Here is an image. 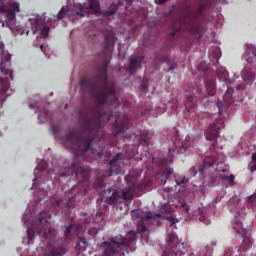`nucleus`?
I'll return each mask as SVG.
<instances>
[{"label":"nucleus","mask_w":256,"mask_h":256,"mask_svg":"<svg viewBox=\"0 0 256 256\" xmlns=\"http://www.w3.org/2000/svg\"><path fill=\"white\" fill-rule=\"evenodd\" d=\"M131 215L134 223L137 225L138 233H142L141 241L143 245H145V243H149V230L147 229V225H149V221H151V219H155V217H164V219H167V221L171 222V229H175V223L179 221L174 214L173 207L169 203L162 205L161 213L143 212V210H132Z\"/></svg>","instance_id":"1"},{"label":"nucleus","mask_w":256,"mask_h":256,"mask_svg":"<svg viewBox=\"0 0 256 256\" xmlns=\"http://www.w3.org/2000/svg\"><path fill=\"white\" fill-rule=\"evenodd\" d=\"M218 77L220 81H223L227 85V91L225 92L223 96V102L218 101L216 103L219 111V115H221L223 109L226 107H229L231 103H242L243 99H245V88L241 84H238L235 79H239L237 75L234 74V79H229V72L225 70L224 68H221L218 72Z\"/></svg>","instance_id":"2"},{"label":"nucleus","mask_w":256,"mask_h":256,"mask_svg":"<svg viewBox=\"0 0 256 256\" xmlns=\"http://www.w3.org/2000/svg\"><path fill=\"white\" fill-rule=\"evenodd\" d=\"M203 11V6H200L199 9L195 12L193 11V8H188L183 17L178 19L173 24L174 31L171 32L172 37H175L181 29H184L185 31H189L192 35L196 36L197 39H201L203 35L205 34V26L203 23L197 22V17L201 15Z\"/></svg>","instance_id":"3"},{"label":"nucleus","mask_w":256,"mask_h":256,"mask_svg":"<svg viewBox=\"0 0 256 256\" xmlns=\"http://www.w3.org/2000/svg\"><path fill=\"white\" fill-rule=\"evenodd\" d=\"M80 122L82 123L85 133L88 134V138L80 141V150L82 154L76 152L77 155H83L84 153L92 151L91 143L93 142V135L101 137V134L99 133H103V128H101V116H94L89 120V116L84 113L81 115Z\"/></svg>","instance_id":"4"},{"label":"nucleus","mask_w":256,"mask_h":256,"mask_svg":"<svg viewBox=\"0 0 256 256\" xmlns=\"http://www.w3.org/2000/svg\"><path fill=\"white\" fill-rule=\"evenodd\" d=\"M137 239V232L130 231L126 235V238L122 235L111 238L110 242H104L105 252L104 256H114L117 253H123V251H129L130 245H135V241Z\"/></svg>","instance_id":"5"},{"label":"nucleus","mask_w":256,"mask_h":256,"mask_svg":"<svg viewBox=\"0 0 256 256\" xmlns=\"http://www.w3.org/2000/svg\"><path fill=\"white\" fill-rule=\"evenodd\" d=\"M230 211L237 213V215L232 220V229L234 233L238 235H245L247 233V229L243 228V222H241V218H243V210L245 206L241 204V200L237 196H233L229 200Z\"/></svg>","instance_id":"6"},{"label":"nucleus","mask_w":256,"mask_h":256,"mask_svg":"<svg viewBox=\"0 0 256 256\" xmlns=\"http://www.w3.org/2000/svg\"><path fill=\"white\" fill-rule=\"evenodd\" d=\"M20 12L18 3H12L9 7L5 0H0V23H2V27H9L11 29L15 25L17 13Z\"/></svg>","instance_id":"7"},{"label":"nucleus","mask_w":256,"mask_h":256,"mask_svg":"<svg viewBox=\"0 0 256 256\" xmlns=\"http://www.w3.org/2000/svg\"><path fill=\"white\" fill-rule=\"evenodd\" d=\"M94 99L100 105H115L117 103V94L115 93V88L105 85V87H98L96 91L92 92Z\"/></svg>","instance_id":"8"},{"label":"nucleus","mask_w":256,"mask_h":256,"mask_svg":"<svg viewBox=\"0 0 256 256\" xmlns=\"http://www.w3.org/2000/svg\"><path fill=\"white\" fill-rule=\"evenodd\" d=\"M31 25H32V31L33 33H40L42 39H47L49 37V31L50 28L43 19L41 18H31L29 19Z\"/></svg>","instance_id":"9"},{"label":"nucleus","mask_w":256,"mask_h":256,"mask_svg":"<svg viewBox=\"0 0 256 256\" xmlns=\"http://www.w3.org/2000/svg\"><path fill=\"white\" fill-rule=\"evenodd\" d=\"M69 11H72V15H78V17H85L89 13V8L84 7L83 4H75L74 0H68L66 6V15H69Z\"/></svg>","instance_id":"10"},{"label":"nucleus","mask_w":256,"mask_h":256,"mask_svg":"<svg viewBox=\"0 0 256 256\" xmlns=\"http://www.w3.org/2000/svg\"><path fill=\"white\" fill-rule=\"evenodd\" d=\"M102 199L109 205H117V203H121V195L117 190L112 188L104 190Z\"/></svg>","instance_id":"11"},{"label":"nucleus","mask_w":256,"mask_h":256,"mask_svg":"<svg viewBox=\"0 0 256 256\" xmlns=\"http://www.w3.org/2000/svg\"><path fill=\"white\" fill-rule=\"evenodd\" d=\"M241 77L244 85H251L255 82V69L251 68V66L244 67Z\"/></svg>","instance_id":"12"},{"label":"nucleus","mask_w":256,"mask_h":256,"mask_svg":"<svg viewBox=\"0 0 256 256\" xmlns=\"http://www.w3.org/2000/svg\"><path fill=\"white\" fill-rule=\"evenodd\" d=\"M221 123V119H217L216 123L211 124L206 132V139L207 141H213L219 137V131L217 129H221V126L219 125Z\"/></svg>","instance_id":"13"},{"label":"nucleus","mask_w":256,"mask_h":256,"mask_svg":"<svg viewBox=\"0 0 256 256\" xmlns=\"http://www.w3.org/2000/svg\"><path fill=\"white\" fill-rule=\"evenodd\" d=\"M51 131L55 139L62 141V145H65L64 135H63V119L59 120L57 124H51Z\"/></svg>","instance_id":"14"},{"label":"nucleus","mask_w":256,"mask_h":256,"mask_svg":"<svg viewBox=\"0 0 256 256\" xmlns=\"http://www.w3.org/2000/svg\"><path fill=\"white\" fill-rule=\"evenodd\" d=\"M242 237H244L242 244L239 247L235 248V250L238 251V253H245V251H249V249H251L253 245L251 234H248L246 232L245 234H242Z\"/></svg>","instance_id":"15"},{"label":"nucleus","mask_w":256,"mask_h":256,"mask_svg":"<svg viewBox=\"0 0 256 256\" xmlns=\"http://www.w3.org/2000/svg\"><path fill=\"white\" fill-rule=\"evenodd\" d=\"M120 159L121 154H116L114 158L110 161L111 174H109V177H111V175H119V173H121Z\"/></svg>","instance_id":"16"},{"label":"nucleus","mask_w":256,"mask_h":256,"mask_svg":"<svg viewBox=\"0 0 256 256\" xmlns=\"http://www.w3.org/2000/svg\"><path fill=\"white\" fill-rule=\"evenodd\" d=\"M205 215H207V208L200 207L194 212L192 217L193 219H198L201 223H204V225H211V220L205 217Z\"/></svg>","instance_id":"17"},{"label":"nucleus","mask_w":256,"mask_h":256,"mask_svg":"<svg viewBox=\"0 0 256 256\" xmlns=\"http://www.w3.org/2000/svg\"><path fill=\"white\" fill-rule=\"evenodd\" d=\"M106 47L105 51L111 53L113 51V45H115V33L113 31H108L105 35Z\"/></svg>","instance_id":"18"},{"label":"nucleus","mask_w":256,"mask_h":256,"mask_svg":"<svg viewBox=\"0 0 256 256\" xmlns=\"http://www.w3.org/2000/svg\"><path fill=\"white\" fill-rule=\"evenodd\" d=\"M134 195H135L134 187H130L128 189L122 190L120 194V203H123V201H132Z\"/></svg>","instance_id":"19"},{"label":"nucleus","mask_w":256,"mask_h":256,"mask_svg":"<svg viewBox=\"0 0 256 256\" xmlns=\"http://www.w3.org/2000/svg\"><path fill=\"white\" fill-rule=\"evenodd\" d=\"M142 65H143V57L132 58L130 60V65L128 70L130 73H135L137 69H141Z\"/></svg>","instance_id":"20"},{"label":"nucleus","mask_w":256,"mask_h":256,"mask_svg":"<svg viewBox=\"0 0 256 256\" xmlns=\"http://www.w3.org/2000/svg\"><path fill=\"white\" fill-rule=\"evenodd\" d=\"M216 163L217 160H215V157L205 156L203 165L198 168L199 173L204 172L205 169H210V167H213Z\"/></svg>","instance_id":"21"},{"label":"nucleus","mask_w":256,"mask_h":256,"mask_svg":"<svg viewBox=\"0 0 256 256\" xmlns=\"http://www.w3.org/2000/svg\"><path fill=\"white\" fill-rule=\"evenodd\" d=\"M185 107L187 109L186 117L190 113V119H195L197 112H195V102H193V98H188V100L185 102Z\"/></svg>","instance_id":"22"},{"label":"nucleus","mask_w":256,"mask_h":256,"mask_svg":"<svg viewBox=\"0 0 256 256\" xmlns=\"http://www.w3.org/2000/svg\"><path fill=\"white\" fill-rule=\"evenodd\" d=\"M206 91L210 97H213L217 93V84L215 83V78L208 79L205 83Z\"/></svg>","instance_id":"23"},{"label":"nucleus","mask_w":256,"mask_h":256,"mask_svg":"<svg viewBox=\"0 0 256 256\" xmlns=\"http://www.w3.org/2000/svg\"><path fill=\"white\" fill-rule=\"evenodd\" d=\"M38 120L40 123H45V121H52L53 120V114L49 112L46 108L40 109V114L38 115Z\"/></svg>","instance_id":"24"},{"label":"nucleus","mask_w":256,"mask_h":256,"mask_svg":"<svg viewBox=\"0 0 256 256\" xmlns=\"http://www.w3.org/2000/svg\"><path fill=\"white\" fill-rule=\"evenodd\" d=\"M253 57L256 58V47L250 45L244 53V59L247 63H253Z\"/></svg>","instance_id":"25"},{"label":"nucleus","mask_w":256,"mask_h":256,"mask_svg":"<svg viewBox=\"0 0 256 256\" xmlns=\"http://www.w3.org/2000/svg\"><path fill=\"white\" fill-rule=\"evenodd\" d=\"M65 17V6H63L59 13L56 16H53V18H48L47 16L44 17V21L47 23H50V25L53 23V21H60V19H63Z\"/></svg>","instance_id":"26"},{"label":"nucleus","mask_w":256,"mask_h":256,"mask_svg":"<svg viewBox=\"0 0 256 256\" xmlns=\"http://www.w3.org/2000/svg\"><path fill=\"white\" fill-rule=\"evenodd\" d=\"M76 251H80V253H83L84 251H87V240L83 237H80L76 243Z\"/></svg>","instance_id":"27"},{"label":"nucleus","mask_w":256,"mask_h":256,"mask_svg":"<svg viewBox=\"0 0 256 256\" xmlns=\"http://www.w3.org/2000/svg\"><path fill=\"white\" fill-rule=\"evenodd\" d=\"M168 243H170V245H179V243H181L179 241V237H177V233L175 232L168 233Z\"/></svg>","instance_id":"28"},{"label":"nucleus","mask_w":256,"mask_h":256,"mask_svg":"<svg viewBox=\"0 0 256 256\" xmlns=\"http://www.w3.org/2000/svg\"><path fill=\"white\" fill-rule=\"evenodd\" d=\"M193 145V141L191 139V136H187L180 148V151L183 153V151H187V149H190Z\"/></svg>","instance_id":"29"},{"label":"nucleus","mask_w":256,"mask_h":256,"mask_svg":"<svg viewBox=\"0 0 256 256\" xmlns=\"http://www.w3.org/2000/svg\"><path fill=\"white\" fill-rule=\"evenodd\" d=\"M209 57L210 61L215 59L216 63H219V59H221V50H219V48L214 49L212 52H210Z\"/></svg>","instance_id":"30"},{"label":"nucleus","mask_w":256,"mask_h":256,"mask_svg":"<svg viewBox=\"0 0 256 256\" xmlns=\"http://www.w3.org/2000/svg\"><path fill=\"white\" fill-rule=\"evenodd\" d=\"M61 205H63V200H56L52 202L51 211H54V215H57V213H59V209H61Z\"/></svg>","instance_id":"31"},{"label":"nucleus","mask_w":256,"mask_h":256,"mask_svg":"<svg viewBox=\"0 0 256 256\" xmlns=\"http://www.w3.org/2000/svg\"><path fill=\"white\" fill-rule=\"evenodd\" d=\"M89 7L91 11H94V13H97V11H100V6H99V0H89Z\"/></svg>","instance_id":"32"},{"label":"nucleus","mask_w":256,"mask_h":256,"mask_svg":"<svg viewBox=\"0 0 256 256\" xmlns=\"http://www.w3.org/2000/svg\"><path fill=\"white\" fill-rule=\"evenodd\" d=\"M45 169H47V162H45V160H42L38 163L36 171H40V175H43V173H45Z\"/></svg>","instance_id":"33"},{"label":"nucleus","mask_w":256,"mask_h":256,"mask_svg":"<svg viewBox=\"0 0 256 256\" xmlns=\"http://www.w3.org/2000/svg\"><path fill=\"white\" fill-rule=\"evenodd\" d=\"M177 207H180V209H184L185 213H187V215H189V204H187V202L180 201V202H178Z\"/></svg>","instance_id":"34"},{"label":"nucleus","mask_w":256,"mask_h":256,"mask_svg":"<svg viewBox=\"0 0 256 256\" xmlns=\"http://www.w3.org/2000/svg\"><path fill=\"white\" fill-rule=\"evenodd\" d=\"M114 13H117V9H115V4H112L111 8L107 10L106 16L108 17V19H111Z\"/></svg>","instance_id":"35"},{"label":"nucleus","mask_w":256,"mask_h":256,"mask_svg":"<svg viewBox=\"0 0 256 256\" xmlns=\"http://www.w3.org/2000/svg\"><path fill=\"white\" fill-rule=\"evenodd\" d=\"M173 153H171V149H169L168 158L162 162L163 166H167L168 163H173Z\"/></svg>","instance_id":"36"},{"label":"nucleus","mask_w":256,"mask_h":256,"mask_svg":"<svg viewBox=\"0 0 256 256\" xmlns=\"http://www.w3.org/2000/svg\"><path fill=\"white\" fill-rule=\"evenodd\" d=\"M187 183H189V178H188V177H183V178L181 179V181L176 180V185H185V184H187Z\"/></svg>","instance_id":"37"},{"label":"nucleus","mask_w":256,"mask_h":256,"mask_svg":"<svg viewBox=\"0 0 256 256\" xmlns=\"http://www.w3.org/2000/svg\"><path fill=\"white\" fill-rule=\"evenodd\" d=\"M225 173L224 175L220 174V178L225 179L227 181V179L229 178V172L227 170H219V173Z\"/></svg>","instance_id":"38"},{"label":"nucleus","mask_w":256,"mask_h":256,"mask_svg":"<svg viewBox=\"0 0 256 256\" xmlns=\"http://www.w3.org/2000/svg\"><path fill=\"white\" fill-rule=\"evenodd\" d=\"M164 63H167V64L169 65L168 71H173V70L175 69V67H176L175 64L169 63V59H168V58H166V59L164 60Z\"/></svg>","instance_id":"39"},{"label":"nucleus","mask_w":256,"mask_h":256,"mask_svg":"<svg viewBox=\"0 0 256 256\" xmlns=\"http://www.w3.org/2000/svg\"><path fill=\"white\" fill-rule=\"evenodd\" d=\"M226 181H228L230 185H233V183H235V176L234 175L228 176V179Z\"/></svg>","instance_id":"40"},{"label":"nucleus","mask_w":256,"mask_h":256,"mask_svg":"<svg viewBox=\"0 0 256 256\" xmlns=\"http://www.w3.org/2000/svg\"><path fill=\"white\" fill-rule=\"evenodd\" d=\"M190 175H191V177H195L197 175V168L191 167L190 168Z\"/></svg>","instance_id":"41"},{"label":"nucleus","mask_w":256,"mask_h":256,"mask_svg":"<svg viewBox=\"0 0 256 256\" xmlns=\"http://www.w3.org/2000/svg\"><path fill=\"white\" fill-rule=\"evenodd\" d=\"M204 67H205V64L200 63V64L198 65V70H200V71H207V68H204Z\"/></svg>","instance_id":"42"},{"label":"nucleus","mask_w":256,"mask_h":256,"mask_svg":"<svg viewBox=\"0 0 256 256\" xmlns=\"http://www.w3.org/2000/svg\"><path fill=\"white\" fill-rule=\"evenodd\" d=\"M233 248H230V249H228L226 252H225V254H224V256H233Z\"/></svg>","instance_id":"43"},{"label":"nucleus","mask_w":256,"mask_h":256,"mask_svg":"<svg viewBox=\"0 0 256 256\" xmlns=\"http://www.w3.org/2000/svg\"><path fill=\"white\" fill-rule=\"evenodd\" d=\"M250 170L251 171H256V162H251L250 163Z\"/></svg>","instance_id":"44"},{"label":"nucleus","mask_w":256,"mask_h":256,"mask_svg":"<svg viewBox=\"0 0 256 256\" xmlns=\"http://www.w3.org/2000/svg\"><path fill=\"white\" fill-rule=\"evenodd\" d=\"M167 1H169V0H155V3L157 5H163V3H167Z\"/></svg>","instance_id":"45"},{"label":"nucleus","mask_w":256,"mask_h":256,"mask_svg":"<svg viewBox=\"0 0 256 256\" xmlns=\"http://www.w3.org/2000/svg\"><path fill=\"white\" fill-rule=\"evenodd\" d=\"M217 181V177H210L209 183L212 185V183H215Z\"/></svg>","instance_id":"46"},{"label":"nucleus","mask_w":256,"mask_h":256,"mask_svg":"<svg viewBox=\"0 0 256 256\" xmlns=\"http://www.w3.org/2000/svg\"><path fill=\"white\" fill-rule=\"evenodd\" d=\"M128 123H129V120H126V121L122 124V127H123V128L127 127Z\"/></svg>","instance_id":"47"},{"label":"nucleus","mask_w":256,"mask_h":256,"mask_svg":"<svg viewBox=\"0 0 256 256\" xmlns=\"http://www.w3.org/2000/svg\"><path fill=\"white\" fill-rule=\"evenodd\" d=\"M252 162H256V153L252 154Z\"/></svg>","instance_id":"48"},{"label":"nucleus","mask_w":256,"mask_h":256,"mask_svg":"<svg viewBox=\"0 0 256 256\" xmlns=\"http://www.w3.org/2000/svg\"><path fill=\"white\" fill-rule=\"evenodd\" d=\"M127 5H131L133 3V0H126Z\"/></svg>","instance_id":"49"},{"label":"nucleus","mask_w":256,"mask_h":256,"mask_svg":"<svg viewBox=\"0 0 256 256\" xmlns=\"http://www.w3.org/2000/svg\"><path fill=\"white\" fill-rule=\"evenodd\" d=\"M71 232V228L67 227L66 228V233H70Z\"/></svg>","instance_id":"50"},{"label":"nucleus","mask_w":256,"mask_h":256,"mask_svg":"<svg viewBox=\"0 0 256 256\" xmlns=\"http://www.w3.org/2000/svg\"><path fill=\"white\" fill-rule=\"evenodd\" d=\"M44 47H45V45H43V44L40 46L41 51H44V50H43Z\"/></svg>","instance_id":"51"},{"label":"nucleus","mask_w":256,"mask_h":256,"mask_svg":"<svg viewBox=\"0 0 256 256\" xmlns=\"http://www.w3.org/2000/svg\"><path fill=\"white\" fill-rule=\"evenodd\" d=\"M169 175H173V169L169 170Z\"/></svg>","instance_id":"52"},{"label":"nucleus","mask_w":256,"mask_h":256,"mask_svg":"<svg viewBox=\"0 0 256 256\" xmlns=\"http://www.w3.org/2000/svg\"><path fill=\"white\" fill-rule=\"evenodd\" d=\"M38 180H39V177L34 178V181H38Z\"/></svg>","instance_id":"53"},{"label":"nucleus","mask_w":256,"mask_h":256,"mask_svg":"<svg viewBox=\"0 0 256 256\" xmlns=\"http://www.w3.org/2000/svg\"><path fill=\"white\" fill-rule=\"evenodd\" d=\"M162 183H163V185H165V183H167V181L166 180H164V181L162 180Z\"/></svg>","instance_id":"54"},{"label":"nucleus","mask_w":256,"mask_h":256,"mask_svg":"<svg viewBox=\"0 0 256 256\" xmlns=\"http://www.w3.org/2000/svg\"><path fill=\"white\" fill-rule=\"evenodd\" d=\"M61 177H65V173H62V174H61Z\"/></svg>","instance_id":"55"},{"label":"nucleus","mask_w":256,"mask_h":256,"mask_svg":"<svg viewBox=\"0 0 256 256\" xmlns=\"http://www.w3.org/2000/svg\"><path fill=\"white\" fill-rule=\"evenodd\" d=\"M212 148L215 150V144H212Z\"/></svg>","instance_id":"56"},{"label":"nucleus","mask_w":256,"mask_h":256,"mask_svg":"<svg viewBox=\"0 0 256 256\" xmlns=\"http://www.w3.org/2000/svg\"><path fill=\"white\" fill-rule=\"evenodd\" d=\"M26 35H29V30H28V31H26Z\"/></svg>","instance_id":"57"},{"label":"nucleus","mask_w":256,"mask_h":256,"mask_svg":"<svg viewBox=\"0 0 256 256\" xmlns=\"http://www.w3.org/2000/svg\"><path fill=\"white\" fill-rule=\"evenodd\" d=\"M117 5H121V2H119Z\"/></svg>","instance_id":"58"},{"label":"nucleus","mask_w":256,"mask_h":256,"mask_svg":"<svg viewBox=\"0 0 256 256\" xmlns=\"http://www.w3.org/2000/svg\"><path fill=\"white\" fill-rule=\"evenodd\" d=\"M84 179H85V181H87L88 178L86 177V178H84Z\"/></svg>","instance_id":"59"}]
</instances>
